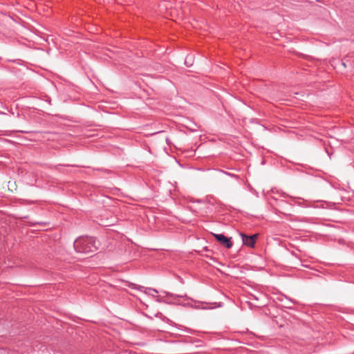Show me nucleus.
<instances>
[{
	"mask_svg": "<svg viewBox=\"0 0 354 354\" xmlns=\"http://www.w3.org/2000/svg\"><path fill=\"white\" fill-rule=\"evenodd\" d=\"M75 250L80 253L94 252L98 248L96 241L92 237H79L74 242Z\"/></svg>",
	"mask_w": 354,
	"mask_h": 354,
	"instance_id": "obj_1",
	"label": "nucleus"
},
{
	"mask_svg": "<svg viewBox=\"0 0 354 354\" xmlns=\"http://www.w3.org/2000/svg\"><path fill=\"white\" fill-rule=\"evenodd\" d=\"M240 234L242 238L243 245L250 248L254 247L256 240L259 236L258 234H255L252 236H247L243 233H241Z\"/></svg>",
	"mask_w": 354,
	"mask_h": 354,
	"instance_id": "obj_2",
	"label": "nucleus"
},
{
	"mask_svg": "<svg viewBox=\"0 0 354 354\" xmlns=\"http://www.w3.org/2000/svg\"><path fill=\"white\" fill-rule=\"evenodd\" d=\"M216 240L224 245L227 248H230L232 246V243L230 239L225 236L223 234H214Z\"/></svg>",
	"mask_w": 354,
	"mask_h": 354,
	"instance_id": "obj_3",
	"label": "nucleus"
},
{
	"mask_svg": "<svg viewBox=\"0 0 354 354\" xmlns=\"http://www.w3.org/2000/svg\"><path fill=\"white\" fill-rule=\"evenodd\" d=\"M149 291L153 292V293H155V294H156L158 292L157 290H156L155 289H151V288H149Z\"/></svg>",
	"mask_w": 354,
	"mask_h": 354,
	"instance_id": "obj_4",
	"label": "nucleus"
},
{
	"mask_svg": "<svg viewBox=\"0 0 354 354\" xmlns=\"http://www.w3.org/2000/svg\"><path fill=\"white\" fill-rule=\"evenodd\" d=\"M140 290H142V289H144L145 288L143 286H139L138 288Z\"/></svg>",
	"mask_w": 354,
	"mask_h": 354,
	"instance_id": "obj_5",
	"label": "nucleus"
},
{
	"mask_svg": "<svg viewBox=\"0 0 354 354\" xmlns=\"http://www.w3.org/2000/svg\"><path fill=\"white\" fill-rule=\"evenodd\" d=\"M19 131H20V132L28 133V131H22V130H20Z\"/></svg>",
	"mask_w": 354,
	"mask_h": 354,
	"instance_id": "obj_6",
	"label": "nucleus"
},
{
	"mask_svg": "<svg viewBox=\"0 0 354 354\" xmlns=\"http://www.w3.org/2000/svg\"><path fill=\"white\" fill-rule=\"evenodd\" d=\"M131 286L132 287H133V288H136V285H135V284H131Z\"/></svg>",
	"mask_w": 354,
	"mask_h": 354,
	"instance_id": "obj_7",
	"label": "nucleus"
},
{
	"mask_svg": "<svg viewBox=\"0 0 354 354\" xmlns=\"http://www.w3.org/2000/svg\"><path fill=\"white\" fill-rule=\"evenodd\" d=\"M3 351L0 349V353H2Z\"/></svg>",
	"mask_w": 354,
	"mask_h": 354,
	"instance_id": "obj_8",
	"label": "nucleus"
}]
</instances>
